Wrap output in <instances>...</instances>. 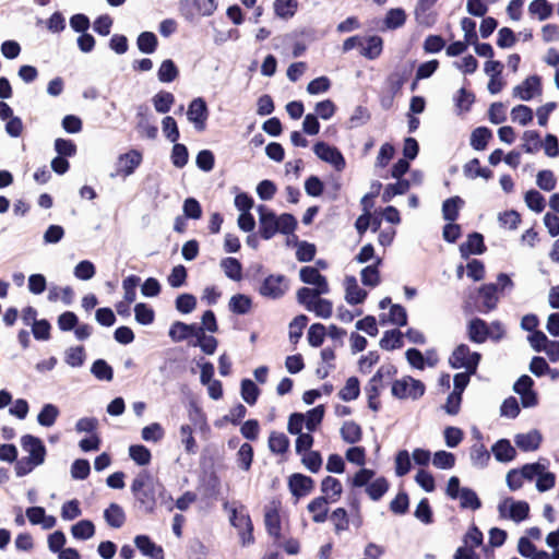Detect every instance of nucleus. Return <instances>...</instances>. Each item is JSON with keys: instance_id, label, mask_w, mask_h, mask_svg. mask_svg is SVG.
Segmentation results:
<instances>
[{"instance_id": "obj_1", "label": "nucleus", "mask_w": 559, "mask_h": 559, "mask_svg": "<svg viewBox=\"0 0 559 559\" xmlns=\"http://www.w3.org/2000/svg\"><path fill=\"white\" fill-rule=\"evenodd\" d=\"M130 490L140 510L152 514L157 504L156 479L147 469H142L131 483Z\"/></svg>"}, {"instance_id": "obj_2", "label": "nucleus", "mask_w": 559, "mask_h": 559, "mask_svg": "<svg viewBox=\"0 0 559 559\" xmlns=\"http://www.w3.org/2000/svg\"><path fill=\"white\" fill-rule=\"evenodd\" d=\"M426 392L425 383L412 376H404L391 384V394L397 400H419Z\"/></svg>"}, {"instance_id": "obj_3", "label": "nucleus", "mask_w": 559, "mask_h": 559, "mask_svg": "<svg viewBox=\"0 0 559 559\" xmlns=\"http://www.w3.org/2000/svg\"><path fill=\"white\" fill-rule=\"evenodd\" d=\"M289 278L284 274H269L261 282L257 292L260 296L271 300L281 299L289 289Z\"/></svg>"}, {"instance_id": "obj_4", "label": "nucleus", "mask_w": 559, "mask_h": 559, "mask_svg": "<svg viewBox=\"0 0 559 559\" xmlns=\"http://www.w3.org/2000/svg\"><path fill=\"white\" fill-rule=\"evenodd\" d=\"M499 516L521 523L530 518V504L525 500H515L513 497H506L498 503Z\"/></svg>"}, {"instance_id": "obj_5", "label": "nucleus", "mask_w": 559, "mask_h": 559, "mask_svg": "<svg viewBox=\"0 0 559 559\" xmlns=\"http://www.w3.org/2000/svg\"><path fill=\"white\" fill-rule=\"evenodd\" d=\"M481 359V353L473 352L467 344L461 343L454 347L448 362L452 369L464 368L465 370H467V367L471 368L473 364H475L477 371Z\"/></svg>"}, {"instance_id": "obj_6", "label": "nucleus", "mask_w": 559, "mask_h": 559, "mask_svg": "<svg viewBox=\"0 0 559 559\" xmlns=\"http://www.w3.org/2000/svg\"><path fill=\"white\" fill-rule=\"evenodd\" d=\"M469 298L474 300L476 310L484 314L495 310L500 299L493 283L481 284Z\"/></svg>"}, {"instance_id": "obj_7", "label": "nucleus", "mask_w": 559, "mask_h": 559, "mask_svg": "<svg viewBox=\"0 0 559 559\" xmlns=\"http://www.w3.org/2000/svg\"><path fill=\"white\" fill-rule=\"evenodd\" d=\"M312 151L320 160L331 165L336 171L345 169L346 159L337 146L324 141H318L313 144Z\"/></svg>"}, {"instance_id": "obj_8", "label": "nucleus", "mask_w": 559, "mask_h": 559, "mask_svg": "<svg viewBox=\"0 0 559 559\" xmlns=\"http://www.w3.org/2000/svg\"><path fill=\"white\" fill-rule=\"evenodd\" d=\"M255 210L259 215L258 235L263 240L272 239L276 234H278L276 212L264 204L257 205Z\"/></svg>"}, {"instance_id": "obj_9", "label": "nucleus", "mask_w": 559, "mask_h": 559, "mask_svg": "<svg viewBox=\"0 0 559 559\" xmlns=\"http://www.w3.org/2000/svg\"><path fill=\"white\" fill-rule=\"evenodd\" d=\"M209 116L210 109L203 97H195L189 103L187 119L193 124L197 131L202 132L205 130Z\"/></svg>"}, {"instance_id": "obj_10", "label": "nucleus", "mask_w": 559, "mask_h": 559, "mask_svg": "<svg viewBox=\"0 0 559 559\" xmlns=\"http://www.w3.org/2000/svg\"><path fill=\"white\" fill-rule=\"evenodd\" d=\"M383 369L384 366H381L376 373L369 379L368 383L365 386V392L367 395V405L368 408L372 412H379L381 408V402L379 400L381 395V391L383 388Z\"/></svg>"}, {"instance_id": "obj_11", "label": "nucleus", "mask_w": 559, "mask_h": 559, "mask_svg": "<svg viewBox=\"0 0 559 559\" xmlns=\"http://www.w3.org/2000/svg\"><path fill=\"white\" fill-rule=\"evenodd\" d=\"M543 92V80L538 74L528 75L521 84L513 88V96L524 102L532 100Z\"/></svg>"}, {"instance_id": "obj_12", "label": "nucleus", "mask_w": 559, "mask_h": 559, "mask_svg": "<svg viewBox=\"0 0 559 559\" xmlns=\"http://www.w3.org/2000/svg\"><path fill=\"white\" fill-rule=\"evenodd\" d=\"M197 322L187 323L180 320L174 321L168 329V337L174 343H181L187 341L190 346V341L195 340L199 333Z\"/></svg>"}, {"instance_id": "obj_13", "label": "nucleus", "mask_w": 559, "mask_h": 559, "mask_svg": "<svg viewBox=\"0 0 559 559\" xmlns=\"http://www.w3.org/2000/svg\"><path fill=\"white\" fill-rule=\"evenodd\" d=\"M459 251L463 260H468L473 254H484L487 251L484 235L479 231H471L467 234L466 241L460 243Z\"/></svg>"}, {"instance_id": "obj_14", "label": "nucleus", "mask_w": 559, "mask_h": 559, "mask_svg": "<svg viewBox=\"0 0 559 559\" xmlns=\"http://www.w3.org/2000/svg\"><path fill=\"white\" fill-rule=\"evenodd\" d=\"M288 489L297 500L312 492L316 481L312 477L302 473H293L288 477Z\"/></svg>"}, {"instance_id": "obj_15", "label": "nucleus", "mask_w": 559, "mask_h": 559, "mask_svg": "<svg viewBox=\"0 0 559 559\" xmlns=\"http://www.w3.org/2000/svg\"><path fill=\"white\" fill-rule=\"evenodd\" d=\"M22 449L28 453V457L36 460V463H45L47 449L44 441L34 435L26 433L21 438Z\"/></svg>"}, {"instance_id": "obj_16", "label": "nucleus", "mask_w": 559, "mask_h": 559, "mask_svg": "<svg viewBox=\"0 0 559 559\" xmlns=\"http://www.w3.org/2000/svg\"><path fill=\"white\" fill-rule=\"evenodd\" d=\"M416 61H411L409 64L396 67L395 70L390 73L386 78V84L389 86L390 92L393 93V95H397L401 93L402 87L404 84L409 80L414 68H415Z\"/></svg>"}, {"instance_id": "obj_17", "label": "nucleus", "mask_w": 559, "mask_h": 559, "mask_svg": "<svg viewBox=\"0 0 559 559\" xmlns=\"http://www.w3.org/2000/svg\"><path fill=\"white\" fill-rule=\"evenodd\" d=\"M489 328V323L486 320L474 317L467 321L466 336L471 343L483 344L490 340Z\"/></svg>"}, {"instance_id": "obj_18", "label": "nucleus", "mask_w": 559, "mask_h": 559, "mask_svg": "<svg viewBox=\"0 0 559 559\" xmlns=\"http://www.w3.org/2000/svg\"><path fill=\"white\" fill-rule=\"evenodd\" d=\"M133 542L138 550L143 556L151 559H165L163 547L154 543L151 536L146 534H139L134 537Z\"/></svg>"}, {"instance_id": "obj_19", "label": "nucleus", "mask_w": 559, "mask_h": 559, "mask_svg": "<svg viewBox=\"0 0 559 559\" xmlns=\"http://www.w3.org/2000/svg\"><path fill=\"white\" fill-rule=\"evenodd\" d=\"M491 454L499 463H510L516 459L518 452L507 438L498 439L490 449Z\"/></svg>"}, {"instance_id": "obj_20", "label": "nucleus", "mask_w": 559, "mask_h": 559, "mask_svg": "<svg viewBox=\"0 0 559 559\" xmlns=\"http://www.w3.org/2000/svg\"><path fill=\"white\" fill-rule=\"evenodd\" d=\"M543 442V435L538 429H532L525 433L514 436L515 447L523 452H533L539 449Z\"/></svg>"}, {"instance_id": "obj_21", "label": "nucleus", "mask_w": 559, "mask_h": 559, "mask_svg": "<svg viewBox=\"0 0 559 559\" xmlns=\"http://www.w3.org/2000/svg\"><path fill=\"white\" fill-rule=\"evenodd\" d=\"M373 263L365 266L360 271V281L364 286L374 288L380 285L381 283V274H380V266L383 263L382 258L374 254V258L372 259Z\"/></svg>"}, {"instance_id": "obj_22", "label": "nucleus", "mask_w": 559, "mask_h": 559, "mask_svg": "<svg viewBox=\"0 0 559 559\" xmlns=\"http://www.w3.org/2000/svg\"><path fill=\"white\" fill-rule=\"evenodd\" d=\"M142 163V154L136 150L121 154L118 158L117 174L128 177L132 175Z\"/></svg>"}, {"instance_id": "obj_23", "label": "nucleus", "mask_w": 559, "mask_h": 559, "mask_svg": "<svg viewBox=\"0 0 559 559\" xmlns=\"http://www.w3.org/2000/svg\"><path fill=\"white\" fill-rule=\"evenodd\" d=\"M383 51V38L379 35H369L361 39L360 55L368 60L377 59Z\"/></svg>"}, {"instance_id": "obj_24", "label": "nucleus", "mask_w": 559, "mask_h": 559, "mask_svg": "<svg viewBox=\"0 0 559 559\" xmlns=\"http://www.w3.org/2000/svg\"><path fill=\"white\" fill-rule=\"evenodd\" d=\"M321 491L323 495L318 498L328 499V503L336 502L343 493V486L338 478L333 476H325L321 480Z\"/></svg>"}, {"instance_id": "obj_25", "label": "nucleus", "mask_w": 559, "mask_h": 559, "mask_svg": "<svg viewBox=\"0 0 559 559\" xmlns=\"http://www.w3.org/2000/svg\"><path fill=\"white\" fill-rule=\"evenodd\" d=\"M253 308V299L243 293L234 294L228 301V310L236 316H246Z\"/></svg>"}, {"instance_id": "obj_26", "label": "nucleus", "mask_w": 559, "mask_h": 559, "mask_svg": "<svg viewBox=\"0 0 559 559\" xmlns=\"http://www.w3.org/2000/svg\"><path fill=\"white\" fill-rule=\"evenodd\" d=\"M492 130L486 126L475 128L469 136V145L477 152L485 151L490 140H492Z\"/></svg>"}, {"instance_id": "obj_27", "label": "nucleus", "mask_w": 559, "mask_h": 559, "mask_svg": "<svg viewBox=\"0 0 559 559\" xmlns=\"http://www.w3.org/2000/svg\"><path fill=\"white\" fill-rule=\"evenodd\" d=\"M465 201L460 195H453L448 199H445L442 202V218L445 222L453 223L455 222L460 216V211L464 206Z\"/></svg>"}, {"instance_id": "obj_28", "label": "nucleus", "mask_w": 559, "mask_h": 559, "mask_svg": "<svg viewBox=\"0 0 559 559\" xmlns=\"http://www.w3.org/2000/svg\"><path fill=\"white\" fill-rule=\"evenodd\" d=\"M463 174L467 179L483 178L490 180L493 178V171L488 167H483L477 157L472 158L463 166Z\"/></svg>"}, {"instance_id": "obj_29", "label": "nucleus", "mask_w": 559, "mask_h": 559, "mask_svg": "<svg viewBox=\"0 0 559 559\" xmlns=\"http://www.w3.org/2000/svg\"><path fill=\"white\" fill-rule=\"evenodd\" d=\"M209 332H199L195 340L190 341V346L198 347L200 350L207 356H212L215 354L218 347V340Z\"/></svg>"}, {"instance_id": "obj_30", "label": "nucleus", "mask_w": 559, "mask_h": 559, "mask_svg": "<svg viewBox=\"0 0 559 559\" xmlns=\"http://www.w3.org/2000/svg\"><path fill=\"white\" fill-rule=\"evenodd\" d=\"M103 515L105 522L111 528H120L127 519L123 508L116 502L109 503V506L104 510Z\"/></svg>"}, {"instance_id": "obj_31", "label": "nucleus", "mask_w": 559, "mask_h": 559, "mask_svg": "<svg viewBox=\"0 0 559 559\" xmlns=\"http://www.w3.org/2000/svg\"><path fill=\"white\" fill-rule=\"evenodd\" d=\"M404 335L400 329H391L384 331L383 336L379 341V345L384 350H395L404 346Z\"/></svg>"}, {"instance_id": "obj_32", "label": "nucleus", "mask_w": 559, "mask_h": 559, "mask_svg": "<svg viewBox=\"0 0 559 559\" xmlns=\"http://www.w3.org/2000/svg\"><path fill=\"white\" fill-rule=\"evenodd\" d=\"M305 415V428L309 432H316L320 426L322 425V421L325 416V405L319 404L310 409H308Z\"/></svg>"}, {"instance_id": "obj_33", "label": "nucleus", "mask_w": 559, "mask_h": 559, "mask_svg": "<svg viewBox=\"0 0 559 559\" xmlns=\"http://www.w3.org/2000/svg\"><path fill=\"white\" fill-rule=\"evenodd\" d=\"M299 8L297 0H274V15L281 20L288 21L295 16Z\"/></svg>"}, {"instance_id": "obj_34", "label": "nucleus", "mask_w": 559, "mask_h": 559, "mask_svg": "<svg viewBox=\"0 0 559 559\" xmlns=\"http://www.w3.org/2000/svg\"><path fill=\"white\" fill-rule=\"evenodd\" d=\"M411 189V181L407 179H399L395 182L388 183L384 187L381 199L383 203L391 202L396 195H404Z\"/></svg>"}, {"instance_id": "obj_35", "label": "nucleus", "mask_w": 559, "mask_h": 559, "mask_svg": "<svg viewBox=\"0 0 559 559\" xmlns=\"http://www.w3.org/2000/svg\"><path fill=\"white\" fill-rule=\"evenodd\" d=\"M221 267L224 271V274L227 278L234 282H240L243 277L242 275V263L234 257H226L221 260Z\"/></svg>"}, {"instance_id": "obj_36", "label": "nucleus", "mask_w": 559, "mask_h": 559, "mask_svg": "<svg viewBox=\"0 0 559 559\" xmlns=\"http://www.w3.org/2000/svg\"><path fill=\"white\" fill-rule=\"evenodd\" d=\"M406 17L407 15L403 8H392L385 13L383 19V26L381 29H397L405 24Z\"/></svg>"}, {"instance_id": "obj_37", "label": "nucleus", "mask_w": 559, "mask_h": 559, "mask_svg": "<svg viewBox=\"0 0 559 559\" xmlns=\"http://www.w3.org/2000/svg\"><path fill=\"white\" fill-rule=\"evenodd\" d=\"M341 438L348 444H356L362 439V428L354 420H346L340 429Z\"/></svg>"}, {"instance_id": "obj_38", "label": "nucleus", "mask_w": 559, "mask_h": 559, "mask_svg": "<svg viewBox=\"0 0 559 559\" xmlns=\"http://www.w3.org/2000/svg\"><path fill=\"white\" fill-rule=\"evenodd\" d=\"M328 499L325 498H313L307 506V510L312 514V521L314 523H324L329 516Z\"/></svg>"}, {"instance_id": "obj_39", "label": "nucleus", "mask_w": 559, "mask_h": 559, "mask_svg": "<svg viewBox=\"0 0 559 559\" xmlns=\"http://www.w3.org/2000/svg\"><path fill=\"white\" fill-rule=\"evenodd\" d=\"M95 524L90 519H82L71 526V535L78 540H87L95 535Z\"/></svg>"}, {"instance_id": "obj_40", "label": "nucleus", "mask_w": 559, "mask_h": 559, "mask_svg": "<svg viewBox=\"0 0 559 559\" xmlns=\"http://www.w3.org/2000/svg\"><path fill=\"white\" fill-rule=\"evenodd\" d=\"M390 483L384 476L373 478L365 488V492L372 501H379L389 491Z\"/></svg>"}, {"instance_id": "obj_41", "label": "nucleus", "mask_w": 559, "mask_h": 559, "mask_svg": "<svg viewBox=\"0 0 559 559\" xmlns=\"http://www.w3.org/2000/svg\"><path fill=\"white\" fill-rule=\"evenodd\" d=\"M176 98L171 92L160 90L152 97V104L156 112L166 115L175 105Z\"/></svg>"}, {"instance_id": "obj_42", "label": "nucleus", "mask_w": 559, "mask_h": 559, "mask_svg": "<svg viewBox=\"0 0 559 559\" xmlns=\"http://www.w3.org/2000/svg\"><path fill=\"white\" fill-rule=\"evenodd\" d=\"M179 68L173 59L163 60L157 70V79L160 83H173L179 78Z\"/></svg>"}, {"instance_id": "obj_43", "label": "nucleus", "mask_w": 559, "mask_h": 559, "mask_svg": "<svg viewBox=\"0 0 559 559\" xmlns=\"http://www.w3.org/2000/svg\"><path fill=\"white\" fill-rule=\"evenodd\" d=\"M294 247H296V259L299 262H311L317 254V246L307 240H299L298 236H294Z\"/></svg>"}, {"instance_id": "obj_44", "label": "nucleus", "mask_w": 559, "mask_h": 559, "mask_svg": "<svg viewBox=\"0 0 559 559\" xmlns=\"http://www.w3.org/2000/svg\"><path fill=\"white\" fill-rule=\"evenodd\" d=\"M264 524L267 534L275 540L282 538V522L280 513L276 509H270L264 514Z\"/></svg>"}, {"instance_id": "obj_45", "label": "nucleus", "mask_w": 559, "mask_h": 559, "mask_svg": "<svg viewBox=\"0 0 559 559\" xmlns=\"http://www.w3.org/2000/svg\"><path fill=\"white\" fill-rule=\"evenodd\" d=\"M136 47L144 55H152L158 48V38L155 33L150 31L141 32L136 37Z\"/></svg>"}, {"instance_id": "obj_46", "label": "nucleus", "mask_w": 559, "mask_h": 559, "mask_svg": "<svg viewBox=\"0 0 559 559\" xmlns=\"http://www.w3.org/2000/svg\"><path fill=\"white\" fill-rule=\"evenodd\" d=\"M91 373L99 381L110 382L114 379V368L104 358H97L92 362Z\"/></svg>"}, {"instance_id": "obj_47", "label": "nucleus", "mask_w": 559, "mask_h": 559, "mask_svg": "<svg viewBox=\"0 0 559 559\" xmlns=\"http://www.w3.org/2000/svg\"><path fill=\"white\" fill-rule=\"evenodd\" d=\"M267 444L273 454L283 455L288 452L290 440L284 432L272 431Z\"/></svg>"}, {"instance_id": "obj_48", "label": "nucleus", "mask_w": 559, "mask_h": 559, "mask_svg": "<svg viewBox=\"0 0 559 559\" xmlns=\"http://www.w3.org/2000/svg\"><path fill=\"white\" fill-rule=\"evenodd\" d=\"M261 394L260 388L250 378H243L240 381V395L250 406L255 405Z\"/></svg>"}, {"instance_id": "obj_49", "label": "nucleus", "mask_w": 559, "mask_h": 559, "mask_svg": "<svg viewBox=\"0 0 559 559\" xmlns=\"http://www.w3.org/2000/svg\"><path fill=\"white\" fill-rule=\"evenodd\" d=\"M459 496L460 497H456V500L460 501L461 509L476 511L483 507L479 496L471 487H465L464 490H461Z\"/></svg>"}, {"instance_id": "obj_50", "label": "nucleus", "mask_w": 559, "mask_h": 559, "mask_svg": "<svg viewBox=\"0 0 559 559\" xmlns=\"http://www.w3.org/2000/svg\"><path fill=\"white\" fill-rule=\"evenodd\" d=\"M549 464V460L545 457H539L536 462L525 463L520 466V469L523 474L522 477H524L527 481H532L534 479L536 480L538 475L544 472V469H548Z\"/></svg>"}, {"instance_id": "obj_51", "label": "nucleus", "mask_w": 559, "mask_h": 559, "mask_svg": "<svg viewBox=\"0 0 559 559\" xmlns=\"http://www.w3.org/2000/svg\"><path fill=\"white\" fill-rule=\"evenodd\" d=\"M360 395V380L356 376L349 377L345 385L338 391L337 396L344 402H352Z\"/></svg>"}, {"instance_id": "obj_52", "label": "nucleus", "mask_w": 559, "mask_h": 559, "mask_svg": "<svg viewBox=\"0 0 559 559\" xmlns=\"http://www.w3.org/2000/svg\"><path fill=\"white\" fill-rule=\"evenodd\" d=\"M528 13L539 21H546L554 14V4L548 0H533L528 4Z\"/></svg>"}, {"instance_id": "obj_53", "label": "nucleus", "mask_w": 559, "mask_h": 559, "mask_svg": "<svg viewBox=\"0 0 559 559\" xmlns=\"http://www.w3.org/2000/svg\"><path fill=\"white\" fill-rule=\"evenodd\" d=\"M201 487L205 498L216 499L221 489V479L218 475L213 471L209 475L202 477Z\"/></svg>"}, {"instance_id": "obj_54", "label": "nucleus", "mask_w": 559, "mask_h": 559, "mask_svg": "<svg viewBox=\"0 0 559 559\" xmlns=\"http://www.w3.org/2000/svg\"><path fill=\"white\" fill-rule=\"evenodd\" d=\"M309 318L304 313L297 314L290 321L288 325V338L292 344L296 345L299 342V340L302 337L304 330L307 326Z\"/></svg>"}, {"instance_id": "obj_55", "label": "nucleus", "mask_w": 559, "mask_h": 559, "mask_svg": "<svg viewBox=\"0 0 559 559\" xmlns=\"http://www.w3.org/2000/svg\"><path fill=\"white\" fill-rule=\"evenodd\" d=\"M60 415L59 407L52 403H46L41 406L38 415L37 423L41 427L49 428L55 425L57 418Z\"/></svg>"}, {"instance_id": "obj_56", "label": "nucleus", "mask_w": 559, "mask_h": 559, "mask_svg": "<svg viewBox=\"0 0 559 559\" xmlns=\"http://www.w3.org/2000/svg\"><path fill=\"white\" fill-rule=\"evenodd\" d=\"M412 457L406 449L399 450L394 455V472L397 477L407 475L412 467Z\"/></svg>"}, {"instance_id": "obj_57", "label": "nucleus", "mask_w": 559, "mask_h": 559, "mask_svg": "<svg viewBox=\"0 0 559 559\" xmlns=\"http://www.w3.org/2000/svg\"><path fill=\"white\" fill-rule=\"evenodd\" d=\"M254 457V450L253 447L245 442L242 443L236 454V463L237 466L245 472H248L251 469L252 463Z\"/></svg>"}, {"instance_id": "obj_58", "label": "nucleus", "mask_w": 559, "mask_h": 559, "mask_svg": "<svg viewBox=\"0 0 559 559\" xmlns=\"http://www.w3.org/2000/svg\"><path fill=\"white\" fill-rule=\"evenodd\" d=\"M376 471L371 468H367L364 466H360V468L352 476L348 477V483L352 487V490L356 488H366V486L369 485V483L374 478Z\"/></svg>"}, {"instance_id": "obj_59", "label": "nucleus", "mask_w": 559, "mask_h": 559, "mask_svg": "<svg viewBox=\"0 0 559 559\" xmlns=\"http://www.w3.org/2000/svg\"><path fill=\"white\" fill-rule=\"evenodd\" d=\"M129 456L139 466H147L152 461L151 450L141 443L129 447Z\"/></svg>"}, {"instance_id": "obj_60", "label": "nucleus", "mask_w": 559, "mask_h": 559, "mask_svg": "<svg viewBox=\"0 0 559 559\" xmlns=\"http://www.w3.org/2000/svg\"><path fill=\"white\" fill-rule=\"evenodd\" d=\"M86 360V352L83 345H75L64 350V361L72 368H80Z\"/></svg>"}, {"instance_id": "obj_61", "label": "nucleus", "mask_w": 559, "mask_h": 559, "mask_svg": "<svg viewBox=\"0 0 559 559\" xmlns=\"http://www.w3.org/2000/svg\"><path fill=\"white\" fill-rule=\"evenodd\" d=\"M134 319L141 325H151L155 321V310L146 302L134 305Z\"/></svg>"}, {"instance_id": "obj_62", "label": "nucleus", "mask_w": 559, "mask_h": 559, "mask_svg": "<svg viewBox=\"0 0 559 559\" xmlns=\"http://www.w3.org/2000/svg\"><path fill=\"white\" fill-rule=\"evenodd\" d=\"M524 202L531 211L537 214L542 213L546 207L545 197L534 188L524 193Z\"/></svg>"}, {"instance_id": "obj_63", "label": "nucleus", "mask_w": 559, "mask_h": 559, "mask_svg": "<svg viewBox=\"0 0 559 559\" xmlns=\"http://www.w3.org/2000/svg\"><path fill=\"white\" fill-rule=\"evenodd\" d=\"M198 299L191 293H181L175 299V308L181 314H189L197 308Z\"/></svg>"}, {"instance_id": "obj_64", "label": "nucleus", "mask_w": 559, "mask_h": 559, "mask_svg": "<svg viewBox=\"0 0 559 559\" xmlns=\"http://www.w3.org/2000/svg\"><path fill=\"white\" fill-rule=\"evenodd\" d=\"M475 94L472 91L461 87L453 97L454 105L460 112H468L475 103Z\"/></svg>"}]
</instances>
